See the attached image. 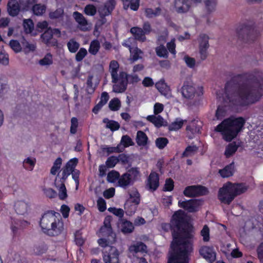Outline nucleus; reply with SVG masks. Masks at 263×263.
Listing matches in <instances>:
<instances>
[{
  "instance_id": "f257e3e1",
  "label": "nucleus",
  "mask_w": 263,
  "mask_h": 263,
  "mask_svg": "<svg viewBox=\"0 0 263 263\" xmlns=\"http://www.w3.org/2000/svg\"><path fill=\"white\" fill-rule=\"evenodd\" d=\"M263 96V71L254 69L240 82L236 78L228 81L224 87V101L236 105L245 106L259 101Z\"/></svg>"
},
{
  "instance_id": "f03ea898",
  "label": "nucleus",
  "mask_w": 263,
  "mask_h": 263,
  "mask_svg": "<svg viewBox=\"0 0 263 263\" xmlns=\"http://www.w3.org/2000/svg\"><path fill=\"white\" fill-rule=\"evenodd\" d=\"M187 227L186 215L181 210L174 214L171 225L162 224V227L165 230L171 228L173 237L171 244L173 252L167 263H188L189 255L192 251V235L187 229Z\"/></svg>"
},
{
  "instance_id": "7ed1b4c3",
  "label": "nucleus",
  "mask_w": 263,
  "mask_h": 263,
  "mask_svg": "<svg viewBox=\"0 0 263 263\" xmlns=\"http://www.w3.org/2000/svg\"><path fill=\"white\" fill-rule=\"evenodd\" d=\"M245 123V120L243 118L230 117L218 124L215 130L220 133L226 141H231L241 131Z\"/></svg>"
},
{
  "instance_id": "20e7f679",
  "label": "nucleus",
  "mask_w": 263,
  "mask_h": 263,
  "mask_svg": "<svg viewBox=\"0 0 263 263\" xmlns=\"http://www.w3.org/2000/svg\"><path fill=\"white\" fill-rule=\"evenodd\" d=\"M119 65L117 61L113 60L109 64V72L111 74V82L114 83L112 91L116 93L124 92L127 88L128 84V74L123 71L118 74Z\"/></svg>"
},
{
  "instance_id": "39448f33",
  "label": "nucleus",
  "mask_w": 263,
  "mask_h": 263,
  "mask_svg": "<svg viewBox=\"0 0 263 263\" xmlns=\"http://www.w3.org/2000/svg\"><path fill=\"white\" fill-rule=\"evenodd\" d=\"M236 31L238 39L245 43H250L253 42L257 36L254 23L251 22L247 21L240 24Z\"/></svg>"
},
{
  "instance_id": "423d86ee",
  "label": "nucleus",
  "mask_w": 263,
  "mask_h": 263,
  "mask_svg": "<svg viewBox=\"0 0 263 263\" xmlns=\"http://www.w3.org/2000/svg\"><path fill=\"white\" fill-rule=\"evenodd\" d=\"M57 217L55 221L51 222L49 228L45 229L44 231L49 236H57L60 234L64 230V223L60 214H55Z\"/></svg>"
},
{
  "instance_id": "0eeeda50",
  "label": "nucleus",
  "mask_w": 263,
  "mask_h": 263,
  "mask_svg": "<svg viewBox=\"0 0 263 263\" xmlns=\"http://www.w3.org/2000/svg\"><path fill=\"white\" fill-rule=\"evenodd\" d=\"M103 260L104 263H119L120 253L115 247H109L102 251Z\"/></svg>"
},
{
  "instance_id": "6e6552de",
  "label": "nucleus",
  "mask_w": 263,
  "mask_h": 263,
  "mask_svg": "<svg viewBox=\"0 0 263 263\" xmlns=\"http://www.w3.org/2000/svg\"><path fill=\"white\" fill-rule=\"evenodd\" d=\"M229 182L223 185L218 192V198L223 203L229 204L234 199Z\"/></svg>"
},
{
  "instance_id": "1a4fd4ad",
  "label": "nucleus",
  "mask_w": 263,
  "mask_h": 263,
  "mask_svg": "<svg viewBox=\"0 0 263 263\" xmlns=\"http://www.w3.org/2000/svg\"><path fill=\"white\" fill-rule=\"evenodd\" d=\"M138 174L139 172L136 168H132L127 173H124L119 177L118 181V185L123 189H126L133 183L132 175L136 176Z\"/></svg>"
},
{
  "instance_id": "9d476101",
  "label": "nucleus",
  "mask_w": 263,
  "mask_h": 263,
  "mask_svg": "<svg viewBox=\"0 0 263 263\" xmlns=\"http://www.w3.org/2000/svg\"><path fill=\"white\" fill-rule=\"evenodd\" d=\"M181 93L186 99H193L196 93V89L193 83L190 80L185 81L181 88Z\"/></svg>"
},
{
  "instance_id": "9b49d317",
  "label": "nucleus",
  "mask_w": 263,
  "mask_h": 263,
  "mask_svg": "<svg viewBox=\"0 0 263 263\" xmlns=\"http://www.w3.org/2000/svg\"><path fill=\"white\" fill-rule=\"evenodd\" d=\"M207 193V189L205 187L200 185L187 186L183 192L184 195L188 197L204 195Z\"/></svg>"
},
{
  "instance_id": "f8f14e48",
  "label": "nucleus",
  "mask_w": 263,
  "mask_h": 263,
  "mask_svg": "<svg viewBox=\"0 0 263 263\" xmlns=\"http://www.w3.org/2000/svg\"><path fill=\"white\" fill-rule=\"evenodd\" d=\"M57 214L59 213L53 211H48L42 216L40 220V226L43 231L49 228V224L51 222L55 221V218L57 217L55 214Z\"/></svg>"
},
{
  "instance_id": "ddd939ff",
  "label": "nucleus",
  "mask_w": 263,
  "mask_h": 263,
  "mask_svg": "<svg viewBox=\"0 0 263 263\" xmlns=\"http://www.w3.org/2000/svg\"><path fill=\"white\" fill-rule=\"evenodd\" d=\"M178 205L189 212L197 211L200 205V201L196 199H191L186 201H179Z\"/></svg>"
},
{
  "instance_id": "4468645a",
  "label": "nucleus",
  "mask_w": 263,
  "mask_h": 263,
  "mask_svg": "<svg viewBox=\"0 0 263 263\" xmlns=\"http://www.w3.org/2000/svg\"><path fill=\"white\" fill-rule=\"evenodd\" d=\"M199 253L209 262L212 263L216 260V253L213 248L202 247L199 250Z\"/></svg>"
},
{
  "instance_id": "2eb2a0df",
  "label": "nucleus",
  "mask_w": 263,
  "mask_h": 263,
  "mask_svg": "<svg viewBox=\"0 0 263 263\" xmlns=\"http://www.w3.org/2000/svg\"><path fill=\"white\" fill-rule=\"evenodd\" d=\"M199 53L202 60H205L208 56L207 50L209 47V37L205 34H202L200 37Z\"/></svg>"
},
{
  "instance_id": "dca6fc26",
  "label": "nucleus",
  "mask_w": 263,
  "mask_h": 263,
  "mask_svg": "<svg viewBox=\"0 0 263 263\" xmlns=\"http://www.w3.org/2000/svg\"><path fill=\"white\" fill-rule=\"evenodd\" d=\"M73 16L78 23V28L81 31H86L89 30V25L85 17L80 12H73Z\"/></svg>"
},
{
  "instance_id": "f3484780",
  "label": "nucleus",
  "mask_w": 263,
  "mask_h": 263,
  "mask_svg": "<svg viewBox=\"0 0 263 263\" xmlns=\"http://www.w3.org/2000/svg\"><path fill=\"white\" fill-rule=\"evenodd\" d=\"M175 8L179 13L187 12L191 7V3L190 0H175Z\"/></svg>"
},
{
  "instance_id": "a211bd4d",
  "label": "nucleus",
  "mask_w": 263,
  "mask_h": 263,
  "mask_svg": "<svg viewBox=\"0 0 263 263\" xmlns=\"http://www.w3.org/2000/svg\"><path fill=\"white\" fill-rule=\"evenodd\" d=\"M116 5L115 0H108L104 6L99 8L98 12L101 17H104L110 14Z\"/></svg>"
},
{
  "instance_id": "6ab92c4d",
  "label": "nucleus",
  "mask_w": 263,
  "mask_h": 263,
  "mask_svg": "<svg viewBox=\"0 0 263 263\" xmlns=\"http://www.w3.org/2000/svg\"><path fill=\"white\" fill-rule=\"evenodd\" d=\"M128 250L133 255L138 253H146L147 246L143 242L138 241L130 245Z\"/></svg>"
},
{
  "instance_id": "aec40b11",
  "label": "nucleus",
  "mask_w": 263,
  "mask_h": 263,
  "mask_svg": "<svg viewBox=\"0 0 263 263\" xmlns=\"http://www.w3.org/2000/svg\"><path fill=\"white\" fill-rule=\"evenodd\" d=\"M159 180L158 174L154 172H152L148 177L147 185L149 186L150 189L155 191L159 185Z\"/></svg>"
},
{
  "instance_id": "412c9836",
  "label": "nucleus",
  "mask_w": 263,
  "mask_h": 263,
  "mask_svg": "<svg viewBox=\"0 0 263 263\" xmlns=\"http://www.w3.org/2000/svg\"><path fill=\"white\" fill-rule=\"evenodd\" d=\"M54 185L58 190L59 197L61 200H65L67 197V190L65 181L54 180Z\"/></svg>"
},
{
  "instance_id": "4be33fe9",
  "label": "nucleus",
  "mask_w": 263,
  "mask_h": 263,
  "mask_svg": "<svg viewBox=\"0 0 263 263\" xmlns=\"http://www.w3.org/2000/svg\"><path fill=\"white\" fill-rule=\"evenodd\" d=\"M136 142L139 146L146 147L148 144V138L146 134L141 130L137 133Z\"/></svg>"
},
{
  "instance_id": "5701e85b",
  "label": "nucleus",
  "mask_w": 263,
  "mask_h": 263,
  "mask_svg": "<svg viewBox=\"0 0 263 263\" xmlns=\"http://www.w3.org/2000/svg\"><path fill=\"white\" fill-rule=\"evenodd\" d=\"M9 14L13 16L18 14L20 10V7L16 0H10L7 5Z\"/></svg>"
},
{
  "instance_id": "b1692460",
  "label": "nucleus",
  "mask_w": 263,
  "mask_h": 263,
  "mask_svg": "<svg viewBox=\"0 0 263 263\" xmlns=\"http://www.w3.org/2000/svg\"><path fill=\"white\" fill-rule=\"evenodd\" d=\"M234 197L245 193L248 190V186L243 183H232L229 182Z\"/></svg>"
},
{
  "instance_id": "393cba45",
  "label": "nucleus",
  "mask_w": 263,
  "mask_h": 263,
  "mask_svg": "<svg viewBox=\"0 0 263 263\" xmlns=\"http://www.w3.org/2000/svg\"><path fill=\"white\" fill-rule=\"evenodd\" d=\"M130 33L134 36L135 39L140 42H144L146 41V37L143 29L138 27H134L131 28L130 30Z\"/></svg>"
},
{
  "instance_id": "a878e982",
  "label": "nucleus",
  "mask_w": 263,
  "mask_h": 263,
  "mask_svg": "<svg viewBox=\"0 0 263 263\" xmlns=\"http://www.w3.org/2000/svg\"><path fill=\"white\" fill-rule=\"evenodd\" d=\"M120 228L121 232L124 234L131 233L134 230L133 223L125 219L121 220Z\"/></svg>"
},
{
  "instance_id": "bb28decb",
  "label": "nucleus",
  "mask_w": 263,
  "mask_h": 263,
  "mask_svg": "<svg viewBox=\"0 0 263 263\" xmlns=\"http://www.w3.org/2000/svg\"><path fill=\"white\" fill-rule=\"evenodd\" d=\"M15 210L20 215H24L28 210L29 205L27 203L23 201H18L15 203Z\"/></svg>"
},
{
  "instance_id": "cd10ccee",
  "label": "nucleus",
  "mask_w": 263,
  "mask_h": 263,
  "mask_svg": "<svg viewBox=\"0 0 263 263\" xmlns=\"http://www.w3.org/2000/svg\"><path fill=\"white\" fill-rule=\"evenodd\" d=\"M139 204L131 202V200H127L124 204L125 213L129 216H132L137 210Z\"/></svg>"
},
{
  "instance_id": "c85d7f7f",
  "label": "nucleus",
  "mask_w": 263,
  "mask_h": 263,
  "mask_svg": "<svg viewBox=\"0 0 263 263\" xmlns=\"http://www.w3.org/2000/svg\"><path fill=\"white\" fill-rule=\"evenodd\" d=\"M73 171L69 168L66 165L64 166L61 171V174L58 173L54 180H58L60 181H66L67 177L71 174Z\"/></svg>"
},
{
  "instance_id": "c756f323",
  "label": "nucleus",
  "mask_w": 263,
  "mask_h": 263,
  "mask_svg": "<svg viewBox=\"0 0 263 263\" xmlns=\"http://www.w3.org/2000/svg\"><path fill=\"white\" fill-rule=\"evenodd\" d=\"M156 88L162 95L166 96L170 92V88L163 79H161L155 84Z\"/></svg>"
},
{
  "instance_id": "7c9ffc66",
  "label": "nucleus",
  "mask_w": 263,
  "mask_h": 263,
  "mask_svg": "<svg viewBox=\"0 0 263 263\" xmlns=\"http://www.w3.org/2000/svg\"><path fill=\"white\" fill-rule=\"evenodd\" d=\"M147 120L153 123L155 126L160 127L164 124V120L160 116L151 115L147 117Z\"/></svg>"
},
{
  "instance_id": "2f4dec72",
  "label": "nucleus",
  "mask_w": 263,
  "mask_h": 263,
  "mask_svg": "<svg viewBox=\"0 0 263 263\" xmlns=\"http://www.w3.org/2000/svg\"><path fill=\"white\" fill-rule=\"evenodd\" d=\"M130 58L133 62L142 58L143 52L137 47H133L132 49H130Z\"/></svg>"
},
{
  "instance_id": "473e14b6",
  "label": "nucleus",
  "mask_w": 263,
  "mask_h": 263,
  "mask_svg": "<svg viewBox=\"0 0 263 263\" xmlns=\"http://www.w3.org/2000/svg\"><path fill=\"white\" fill-rule=\"evenodd\" d=\"M234 173V165L230 164L226 166L224 168L219 170V173L223 178L229 177L233 175Z\"/></svg>"
},
{
  "instance_id": "72a5a7b5",
  "label": "nucleus",
  "mask_w": 263,
  "mask_h": 263,
  "mask_svg": "<svg viewBox=\"0 0 263 263\" xmlns=\"http://www.w3.org/2000/svg\"><path fill=\"white\" fill-rule=\"evenodd\" d=\"M129 198L127 200H131V202L139 204L140 201V196L136 189H133L128 192Z\"/></svg>"
},
{
  "instance_id": "f704fd0d",
  "label": "nucleus",
  "mask_w": 263,
  "mask_h": 263,
  "mask_svg": "<svg viewBox=\"0 0 263 263\" xmlns=\"http://www.w3.org/2000/svg\"><path fill=\"white\" fill-rule=\"evenodd\" d=\"M36 163V159L28 157L23 161V167L28 171H32Z\"/></svg>"
},
{
  "instance_id": "c9c22d12",
  "label": "nucleus",
  "mask_w": 263,
  "mask_h": 263,
  "mask_svg": "<svg viewBox=\"0 0 263 263\" xmlns=\"http://www.w3.org/2000/svg\"><path fill=\"white\" fill-rule=\"evenodd\" d=\"M206 11L209 13H212L216 10L217 5L216 0H204L203 1Z\"/></svg>"
},
{
  "instance_id": "e433bc0d",
  "label": "nucleus",
  "mask_w": 263,
  "mask_h": 263,
  "mask_svg": "<svg viewBox=\"0 0 263 263\" xmlns=\"http://www.w3.org/2000/svg\"><path fill=\"white\" fill-rule=\"evenodd\" d=\"M238 146L235 142L230 143L226 148L224 155L228 158L233 155L237 150Z\"/></svg>"
},
{
  "instance_id": "4c0bfd02",
  "label": "nucleus",
  "mask_w": 263,
  "mask_h": 263,
  "mask_svg": "<svg viewBox=\"0 0 263 263\" xmlns=\"http://www.w3.org/2000/svg\"><path fill=\"white\" fill-rule=\"evenodd\" d=\"M52 29L50 28H48L47 30L41 35L43 42L48 45H50V41L52 39Z\"/></svg>"
},
{
  "instance_id": "58836bf2",
  "label": "nucleus",
  "mask_w": 263,
  "mask_h": 263,
  "mask_svg": "<svg viewBox=\"0 0 263 263\" xmlns=\"http://www.w3.org/2000/svg\"><path fill=\"white\" fill-rule=\"evenodd\" d=\"M100 48V42L97 40H93L90 43L88 51L90 54L96 55L99 51Z\"/></svg>"
},
{
  "instance_id": "ea45409f",
  "label": "nucleus",
  "mask_w": 263,
  "mask_h": 263,
  "mask_svg": "<svg viewBox=\"0 0 263 263\" xmlns=\"http://www.w3.org/2000/svg\"><path fill=\"white\" fill-rule=\"evenodd\" d=\"M52 63V55L50 53H47L43 59L39 61V64L42 66H48Z\"/></svg>"
},
{
  "instance_id": "a19ab883",
  "label": "nucleus",
  "mask_w": 263,
  "mask_h": 263,
  "mask_svg": "<svg viewBox=\"0 0 263 263\" xmlns=\"http://www.w3.org/2000/svg\"><path fill=\"white\" fill-rule=\"evenodd\" d=\"M102 149L103 152H107L108 155L114 153H118L123 151V148L120 145H118L116 147L104 146L102 147Z\"/></svg>"
},
{
  "instance_id": "79ce46f5",
  "label": "nucleus",
  "mask_w": 263,
  "mask_h": 263,
  "mask_svg": "<svg viewBox=\"0 0 263 263\" xmlns=\"http://www.w3.org/2000/svg\"><path fill=\"white\" fill-rule=\"evenodd\" d=\"M103 122L106 123V127L111 130H118L120 127L119 124L115 121L109 120L107 118L103 119Z\"/></svg>"
},
{
  "instance_id": "37998d69",
  "label": "nucleus",
  "mask_w": 263,
  "mask_h": 263,
  "mask_svg": "<svg viewBox=\"0 0 263 263\" xmlns=\"http://www.w3.org/2000/svg\"><path fill=\"white\" fill-rule=\"evenodd\" d=\"M92 75H89L87 79L86 82V91L88 93L92 94L94 92L96 86L95 84H93L92 82V80L93 79Z\"/></svg>"
},
{
  "instance_id": "c03bdc74",
  "label": "nucleus",
  "mask_w": 263,
  "mask_h": 263,
  "mask_svg": "<svg viewBox=\"0 0 263 263\" xmlns=\"http://www.w3.org/2000/svg\"><path fill=\"white\" fill-rule=\"evenodd\" d=\"M145 13L146 17L152 18L160 14L161 9L160 8H156L155 9L147 8L145 10Z\"/></svg>"
},
{
  "instance_id": "a18cd8bd",
  "label": "nucleus",
  "mask_w": 263,
  "mask_h": 263,
  "mask_svg": "<svg viewBox=\"0 0 263 263\" xmlns=\"http://www.w3.org/2000/svg\"><path fill=\"white\" fill-rule=\"evenodd\" d=\"M24 30L26 33H30L34 29V25L31 19H25L23 21Z\"/></svg>"
},
{
  "instance_id": "49530a36",
  "label": "nucleus",
  "mask_w": 263,
  "mask_h": 263,
  "mask_svg": "<svg viewBox=\"0 0 263 263\" xmlns=\"http://www.w3.org/2000/svg\"><path fill=\"white\" fill-rule=\"evenodd\" d=\"M67 45L69 51L71 53L76 52L80 47V44L74 39L70 40Z\"/></svg>"
},
{
  "instance_id": "de8ad7c7",
  "label": "nucleus",
  "mask_w": 263,
  "mask_h": 263,
  "mask_svg": "<svg viewBox=\"0 0 263 263\" xmlns=\"http://www.w3.org/2000/svg\"><path fill=\"white\" fill-rule=\"evenodd\" d=\"M121 146L123 145V149L125 147H128L129 146H133L134 145V143L132 139L128 135H124L122 137L120 144Z\"/></svg>"
},
{
  "instance_id": "09e8293b",
  "label": "nucleus",
  "mask_w": 263,
  "mask_h": 263,
  "mask_svg": "<svg viewBox=\"0 0 263 263\" xmlns=\"http://www.w3.org/2000/svg\"><path fill=\"white\" fill-rule=\"evenodd\" d=\"M198 151V147L196 145L187 146L182 154L183 157H191L195 154Z\"/></svg>"
},
{
  "instance_id": "8fccbe9b",
  "label": "nucleus",
  "mask_w": 263,
  "mask_h": 263,
  "mask_svg": "<svg viewBox=\"0 0 263 263\" xmlns=\"http://www.w3.org/2000/svg\"><path fill=\"white\" fill-rule=\"evenodd\" d=\"M62 160L60 157L58 158L53 163V165L51 168L50 173L53 175H55L59 171L62 165Z\"/></svg>"
},
{
  "instance_id": "3c124183",
  "label": "nucleus",
  "mask_w": 263,
  "mask_h": 263,
  "mask_svg": "<svg viewBox=\"0 0 263 263\" xmlns=\"http://www.w3.org/2000/svg\"><path fill=\"white\" fill-rule=\"evenodd\" d=\"M45 6L41 4L34 5L32 7V11L34 14L36 15H42L45 12Z\"/></svg>"
},
{
  "instance_id": "603ef678",
  "label": "nucleus",
  "mask_w": 263,
  "mask_h": 263,
  "mask_svg": "<svg viewBox=\"0 0 263 263\" xmlns=\"http://www.w3.org/2000/svg\"><path fill=\"white\" fill-rule=\"evenodd\" d=\"M183 121L181 119H177L174 122L172 123L168 127L170 130H176L180 129L183 125Z\"/></svg>"
},
{
  "instance_id": "864d4df0",
  "label": "nucleus",
  "mask_w": 263,
  "mask_h": 263,
  "mask_svg": "<svg viewBox=\"0 0 263 263\" xmlns=\"http://www.w3.org/2000/svg\"><path fill=\"white\" fill-rule=\"evenodd\" d=\"M157 55L159 57L167 58L168 52L163 45H160L156 48Z\"/></svg>"
},
{
  "instance_id": "5fc2aeb1",
  "label": "nucleus",
  "mask_w": 263,
  "mask_h": 263,
  "mask_svg": "<svg viewBox=\"0 0 263 263\" xmlns=\"http://www.w3.org/2000/svg\"><path fill=\"white\" fill-rule=\"evenodd\" d=\"M120 177L119 173L115 171H111L108 173L107 176V180L109 182H115L117 180H118Z\"/></svg>"
},
{
  "instance_id": "6e6d98bb",
  "label": "nucleus",
  "mask_w": 263,
  "mask_h": 263,
  "mask_svg": "<svg viewBox=\"0 0 263 263\" xmlns=\"http://www.w3.org/2000/svg\"><path fill=\"white\" fill-rule=\"evenodd\" d=\"M168 142L167 139L164 137L158 138L155 141L156 146L160 149L164 148Z\"/></svg>"
},
{
  "instance_id": "4d7b16f0",
  "label": "nucleus",
  "mask_w": 263,
  "mask_h": 263,
  "mask_svg": "<svg viewBox=\"0 0 263 263\" xmlns=\"http://www.w3.org/2000/svg\"><path fill=\"white\" fill-rule=\"evenodd\" d=\"M121 105L120 100L117 98L112 99L109 103V108L113 111H117L119 109Z\"/></svg>"
},
{
  "instance_id": "13d9d810",
  "label": "nucleus",
  "mask_w": 263,
  "mask_h": 263,
  "mask_svg": "<svg viewBox=\"0 0 263 263\" xmlns=\"http://www.w3.org/2000/svg\"><path fill=\"white\" fill-rule=\"evenodd\" d=\"M84 12L87 15L93 16L97 12V9L92 5H87L84 8Z\"/></svg>"
},
{
  "instance_id": "bf43d9fd",
  "label": "nucleus",
  "mask_w": 263,
  "mask_h": 263,
  "mask_svg": "<svg viewBox=\"0 0 263 263\" xmlns=\"http://www.w3.org/2000/svg\"><path fill=\"white\" fill-rule=\"evenodd\" d=\"M87 51L84 48H81L76 55V60L77 62L81 61L87 55Z\"/></svg>"
},
{
  "instance_id": "052dcab7",
  "label": "nucleus",
  "mask_w": 263,
  "mask_h": 263,
  "mask_svg": "<svg viewBox=\"0 0 263 263\" xmlns=\"http://www.w3.org/2000/svg\"><path fill=\"white\" fill-rule=\"evenodd\" d=\"M118 162V158L115 156H111L108 158L106 161V165L109 168L114 167Z\"/></svg>"
},
{
  "instance_id": "680f3d73",
  "label": "nucleus",
  "mask_w": 263,
  "mask_h": 263,
  "mask_svg": "<svg viewBox=\"0 0 263 263\" xmlns=\"http://www.w3.org/2000/svg\"><path fill=\"white\" fill-rule=\"evenodd\" d=\"M9 46L15 52L21 51L22 48L20 43L16 40H11L9 43Z\"/></svg>"
},
{
  "instance_id": "e2e57ef3",
  "label": "nucleus",
  "mask_w": 263,
  "mask_h": 263,
  "mask_svg": "<svg viewBox=\"0 0 263 263\" xmlns=\"http://www.w3.org/2000/svg\"><path fill=\"white\" fill-rule=\"evenodd\" d=\"M25 50L27 52L34 51L36 49V44L33 43H29L27 41H25L23 43Z\"/></svg>"
},
{
  "instance_id": "0e129e2a",
  "label": "nucleus",
  "mask_w": 263,
  "mask_h": 263,
  "mask_svg": "<svg viewBox=\"0 0 263 263\" xmlns=\"http://www.w3.org/2000/svg\"><path fill=\"white\" fill-rule=\"evenodd\" d=\"M43 191L46 196L48 198H54L57 195V192L51 188H43Z\"/></svg>"
},
{
  "instance_id": "69168bd1",
  "label": "nucleus",
  "mask_w": 263,
  "mask_h": 263,
  "mask_svg": "<svg viewBox=\"0 0 263 263\" xmlns=\"http://www.w3.org/2000/svg\"><path fill=\"white\" fill-rule=\"evenodd\" d=\"M112 220V217L110 216H106L104 220V225L101 227V230L103 231L105 229H108V231H110L111 229L110 222Z\"/></svg>"
},
{
  "instance_id": "338daca9",
  "label": "nucleus",
  "mask_w": 263,
  "mask_h": 263,
  "mask_svg": "<svg viewBox=\"0 0 263 263\" xmlns=\"http://www.w3.org/2000/svg\"><path fill=\"white\" fill-rule=\"evenodd\" d=\"M78 126V119L73 117L71 119V126H70V133L72 134H75L77 131V127Z\"/></svg>"
},
{
  "instance_id": "774afa93",
  "label": "nucleus",
  "mask_w": 263,
  "mask_h": 263,
  "mask_svg": "<svg viewBox=\"0 0 263 263\" xmlns=\"http://www.w3.org/2000/svg\"><path fill=\"white\" fill-rule=\"evenodd\" d=\"M97 206L98 208V210L100 212H104L106 209V201L105 200L100 197L97 200Z\"/></svg>"
}]
</instances>
